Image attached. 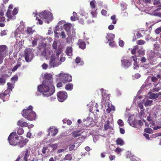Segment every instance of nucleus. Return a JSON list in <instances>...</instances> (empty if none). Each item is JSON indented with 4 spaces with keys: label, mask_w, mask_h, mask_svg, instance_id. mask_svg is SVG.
Listing matches in <instances>:
<instances>
[{
    "label": "nucleus",
    "mask_w": 161,
    "mask_h": 161,
    "mask_svg": "<svg viewBox=\"0 0 161 161\" xmlns=\"http://www.w3.org/2000/svg\"><path fill=\"white\" fill-rule=\"evenodd\" d=\"M23 45V43L22 41H19L17 44V46L19 47H21Z\"/></svg>",
    "instance_id": "nucleus-60"
},
{
    "label": "nucleus",
    "mask_w": 161,
    "mask_h": 161,
    "mask_svg": "<svg viewBox=\"0 0 161 161\" xmlns=\"http://www.w3.org/2000/svg\"><path fill=\"white\" fill-rule=\"evenodd\" d=\"M24 130L22 128H19L17 130V133L18 135H20L23 134L24 133Z\"/></svg>",
    "instance_id": "nucleus-40"
},
{
    "label": "nucleus",
    "mask_w": 161,
    "mask_h": 161,
    "mask_svg": "<svg viewBox=\"0 0 161 161\" xmlns=\"http://www.w3.org/2000/svg\"><path fill=\"white\" fill-rule=\"evenodd\" d=\"M116 15H113L111 17V19L112 20V23L113 24H115L117 22V20L116 19Z\"/></svg>",
    "instance_id": "nucleus-44"
},
{
    "label": "nucleus",
    "mask_w": 161,
    "mask_h": 161,
    "mask_svg": "<svg viewBox=\"0 0 161 161\" xmlns=\"http://www.w3.org/2000/svg\"><path fill=\"white\" fill-rule=\"evenodd\" d=\"M151 80L152 81L155 82H157L158 80V78H157V77L155 76H153L151 78Z\"/></svg>",
    "instance_id": "nucleus-51"
},
{
    "label": "nucleus",
    "mask_w": 161,
    "mask_h": 161,
    "mask_svg": "<svg viewBox=\"0 0 161 161\" xmlns=\"http://www.w3.org/2000/svg\"><path fill=\"white\" fill-rule=\"evenodd\" d=\"M5 20V18L4 17L0 16V27H4L5 26V24L4 22Z\"/></svg>",
    "instance_id": "nucleus-23"
},
{
    "label": "nucleus",
    "mask_w": 161,
    "mask_h": 161,
    "mask_svg": "<svg viewBox=\"0 0 161 161\" xmlns=\"http://www.w3.org/2000/svg\"><path fill=\"white\" fill-rule=\"evenodd\" d=\"M95 124V122L94 121L91 119V120H89L87 121V123H86V125L89 126H92Z\"/></svg>",
    "instance_id": "nucleus-38"
},
{
    "label": "nucleus",
    "mask_w": 161,
    "mask_h": 161,
    "mask_svg": "<svg viewBox=\"0 0 161 161\" xmlns=\"http://www.w3.org/2000/svg\"><path fill=\"white\" fill-rule=\"evenodd\" d=\"M48 146L52 148V150L54 151L57 149L58 147V145L57 143L54 144H48Z\"/></svg>",
    "instance_id": "nucleus-28"
},
{
    "label": "nucleus",
    "mask_w": 161,
    "mask_h": 161,
    "mask_svg": "<svg viewBox=\"0 0 161 161\" xmlns=\"http://www.w3.org/2000/svg\"><path fill=\"white\" fill-rule=\"evenodd\" d=\"M4 56L1 53H0V64L2 63L3 61Z\"/></svg>",
    "instance_id": "nucleus-52"
},
{
    "label": "nucleus",
    "mask_w": 161,
    "mask_h": 161,
    "mask_svg": "<svg viewBox=\"0 0 161 161\" xmlns=\"http://www.w3.org/2000/svg\"><path fill=\"white\" fill-rule=\"evenodd\" d=\"M55 56L52 54L50 58V60L49 62V65L51 67H54L57 66L55 62Z\"/></svg>",
    "instance_id": "nucleus-15"
},
{
    "label": "nucleus",
    "mask_w": 161,
    "mask_h": 161,
    "mask_svg": "<svg viewBox=\"0 0 161 161\" xmlns=\"http://www.w3.org/2000/svg\"><path fill=\"white\" fill-rule=\"evenodd\" d=\"M22 154L24 155L23 159L24 161H28V158L30 155V150L28 148L26 149L25 151L22 152Z\"/></svg>",
    "instance_id": "nucleus-16"
},
{
    "label": "nucleus",
    "mask_w": 161,
    "mask_h": 161,
    "mask_svg": "<svg viewBox=\"0 0 161 161\" xmlns=\"http://www.w3.org/2000/svg\"><path fill=\"white\" fill-rule=\"evenodd\" d=\"M44 76L45 80L43 81L42 84L38 86L37 89L44 97H48L54 93L55 88L53 84V80L52 75L46 73Z\"/></svg>",
    "instance_id": "nucleus-1"
},
{
    "label": "nucleus",
    "mask_w": 161,
    "mask_h": 161,
    "mask_svg": "<svg viewBox=\"0 0 161 161\" xmlns=\"http://www.w3.org/2000/svg\"><path fill=\"white\" fill-rule=\"evenodd\" d=\"M153 101L149 99H147L144 105L145 106L147 107L149 106H150L152 105V103L153 102Z\"/></svg>",
    "instance_id": "nucleus-31"
},
{
    "label": "nucleus",
    "mask_w": 161,
    "mask_h": 161,
    "mask_svg": "<svg viewBox=\"0 0 161 161\" xmlns=\"http://www.w3.org/2000/svg\"><path fill=\"white\" fill-rule=\"evenodd\" d=\"M158 97V94L151 93L149 97L151 99H155Z\"/></svg>",
    "instance_id": "nucleus-32"
},
{
    "label": "nucleus",
    "mask_w": 161,
    "mask_h": 161,
    "mask_svg": "<svg viewBox=\"0 0 161 161\" xmlns=\"http://www.w3.org/2000/svg\"><path fill=\"white\" fill-rule=\"evenodd\" d=\"M21 114L23 116L29 120H33L36 119V114L32 111V107L31 106H30L28 108L23 110Z\"/></svg>",
    "instance_id": "nucleus-3"
},
{
    "label": "nucleus",
    "mask_w": 161,
    "mask_h": 161,
    "mask_svg": "<svg viewBox=\"0 0 161 161\" xmlns=\"http://www.w3.org/2000/svg\"><path fill=\"white\" fill-rule=\"evenodd\" d=\"M81 58L79 57H77L75 59V62L78 64L80 62Z\"/></svg>",
    "instance_id": "nucleus-54"
},
{
    "label": "nucleus",
    "mask_w": 161,
    "mask_h": 161,
    "mask_svg": "<svg viewBox=\"0 0 161 161\" xmlns=\"http://www.w3.org/2000/svg\"><path fill=\"white\" fill-rule=\"evenodd\" d=\"M140 92L139 91L134 99V102L138 107L141 109V95Z\"/></svg>",
    "instance_id": "nucleus-11"
},
{
    "label": "nucleus",
    "mask_w": 161,
    "mask_h": 161,
    "mask_svg": "<svg viewBox=\"0 0 161 161\" xmlns=\"http://www.w3.org/2000/svg\"><path fill=\"white\" fill-rule=\"evenodd\" d=\"M71 25L70 24H66L64 25V27L66 31H69L70 29Z\"/></svg>",
    "instance_id": "nucleus-26"
},
{
    "label": "nucleus",
    "mask_w": 161,
    "mask_h": 161,
    "mask_svg": "<svg viewBox=\"0 0 161 161\" xmlns=\"http://www.w3.org/2000/svg\"><path fill=\"white\" fill-rule=\"evenodd\" d=\"M118 123L121 126H123L124 125V122L121 119H119L118 121Z\"/></svg>",
    "instance_id": "nucleus-46"
},
{
    "label": "nucleus",
    "mask_w": 161,
    "mask_h": 161,
    "mask_svg": "<svg viewBox=\"0 0 161 161\" xmlns=\"http://www.w3.org/2000/svg\"><path fill=\"white\" fill-rule=\"evenodd\" d=\"M114 37V34L111 33H109L107 34L106 37L108 40V42H109L110 41H113Z\"/></svg>",
    "instance_id": "nucleus-19"
},
{
    "label": "nucleus",
    "mask_w": 161,
    "mask_h": 161,
    "mask_svg": "<svg viewBox=\"0 0 161 161\" xmlns=\"http://www.w3.org/2000/svg\"><path fill=\"white\" fill-rule=\"evenodd\" d=\"M72 158V155L70 154H68L66 155L65 157L63 159H64V160H70Z\"/></svg>",
    "instance_id": "nucleus-37"
},
{
    "label": "nucleus",
    "mask_w": 161,
    "mask_h": 161,
    "mask_svg": "<svg viewBox=\"0 0 161 161\" xmlns=\"http://www.w3.org/2000/svg\"><path fill=\"white\" fill-rule=\"evenodd\" d=\"M116 143L118 145L122 146L124 144V141L120 138H118L116 140Z\"/></svg>",
    "instance_id": "nucleus-25"
},
{
    "label": "nucleus",
    "mask_w": 161,
    "mask_h": 161,
    "mask_svg": "<svg viewBox=\"0 0 161 161\" xmlns=\"http://www.w3.org/2000/svg\"><path fill=\"white\" fill-rule=\"evenodd\" d=\"M143 135L148 140L150 139V138L149 137V135L148 134L144 133L143 134Z\"/></svg>",
    "instance_id": "nucleus-61"
},
{
    "label": "nucleus",
    "mask_w": 161,
    "mask_h": 161,
    "mask_svg": "<svg viewBox=\"0 0 161 161\" xmlns=\"http://www.w3.org/2000/svg\"><path fill=\"white\" fill-rule=\"evenodd\" d=\"M119 44L120 46L123 47L124 46V42L123 40H120L119 41Z\"/></svg>",
    "instance_id": "nucleus-50"
},
{
    "label": "nucleus",
    "mask_w": 161,
    "mask_h": 161,
    "mask_svg": "<svg viewBox=\"0 0 161 161\" xmlns=\"http://www.w3.org/2000/svg\"><path fill=\"white\" fill-rule=\"evenodd\" d=\"M26 31L28 34H31L33 33L35 31L32 30V27H28Z\"/></svg>",
    "instance_id": "nucleus-33"
},
{
    "label": "nucleus",
    "mask_w": 161,
    "mask_h": 161,
    "mask_svg": "<svg viewBox=\"0 0 161 161\" xmlns=\"http://www.w3.org/2000/svg\"><path fill=\"white\" fill-rule=\"evenodd\" d=\"M17 125L21 127H27L28 126V124L27 122H24L22 119H21L18 121Z\"/></svg>",
    "instance_id": "nucleus-17"
},
{
    "label": "nucleus",
    "mask_w": 161,
    "mask_h": 161,
    "mask_svg": "<svg viewBox=\"0 0 161 161\" xmlns=\"http://www.w3.org/2000/svg\"><path fill=\"white\" fill-rule=\"evenodd\" d=\"M58 132L57 129L55 128L54 126H50L49 128L48 132L49 136L51 135L52 136H55Z\"/></svg>",
    "instance_id": "nucleus-13"
},
{
    "label": "nucleus",
    "mask_w": 161,
    "mask_h": 161,
    "mask_svg": "<svg viewBox=\"0 0 161 161\" xmlns=\"http://www.w3.org/2000/svg\"><path fill=\"white\" fill-rule=\"evenodd\" d=\"M61 36L62 38H64L65 37L66 35L64 31H63L61 32Z\"/></svg>",
    "instance_id": "nucleus-63"
},
{
    "label": "nucleus",
    "mask_w": 161,
    "mask_h": 161,
    "mask_svg": "<svg viewBox=\"0 0 161 161\" xmlns=\"http://www.w3.org/2000/svg\"><path fill=\"white\" fill-rule=\"evenodd\" d=\"M73 85L72 84H67L65 86V89L71 91L73 88Z\"/></svg>",
    "instance_id": "nucleus-27"
},
{
    "label": "nucleus",
    "mask_w": 161,
    "mask_h": 161,
    "mask_svg": "<svg viewBox=\"0 0 161 161\" xmlns=\"http://www.w3.org/2000/svg\"><path fill=\"white\" fill-rule=\"evenodd\" d=\"M78 44L79 47L82 49H84L86 47V43L82 40H79L78 42Z\"/></svg>",
    "instance_id": "nucleus-18"
},
{
    "label": "nucleus",
    "mask_w": 161,
    "mask_h": 161,
    "mask_svg": "<svg viewBox=\"0 0 161 161\" xmlns=\"http://www.w3.org/2000/svg\"><path fill=\"white\" fill-rule=\"evenodd\" d=\"M61 53V50L60 49H58L57 53H56V56L57 57H58L59 54Z\"/></svg>",
    "instance_id": "nucleus-59"
},
{
    "label": "nucleus",
    "mask_w": 161,
    "mask_h": 161,
    "mask_svg": "<svg viewBox=\"0 0 161 161\" xmlns=\"http://www.w3.org/2000/svg\"><path fill=\"white\" fill-rule=\"evenodd\" d=\"M57 76L59 77L60 80L64 83L70 82L72 80V77L69 74L60 73Z\"/></svg>",
    "instance_id": "nucleus-6"
},
{
    "label": "nucleus",
    "mask_w": 161,
    "mask_h": 161,
    "mask_svg": "<svg viewBox=\"0 0 161 161\" xmlns=\"http://www.w3.org/2000/svg\"><path fill=\"white\" fill-rule=\"evenodd\" d=\"M18 13V9L16 8H14L12 12L8 9L6 13V16L8 18V20L14 19L16 18L15 15Z\"/></svg>",
    "instance_id": "nucleus-8"
},
{
    "label": "nucleus",
    "mask_w": 161,
    "mask_h": 161,
    "mask_svg": "<svg viewBox=\"0 0 161 161\" xmlns=\"http://www.w3.org/2000/svg\"><path fill=\"white\" fill-rule=\"evenodd\" d=\"M24 56L25 61L27 62H30L33 58L34 54L31 50L27 49L25 50Z\"/></svg>",
    "instance_id": "nucleus-7"
},
{
    "label": "nucleus",
    "mask_w": 161,
    "mask_h": 161,
    "mask_svg": "<svg viewBox=\"0 0 161 161\" xmlns=\"http://www.w3.org/2000/svg\"><path fill=\"white\" fill-rule=\"evenodd\" d=\"M161 31V27H160L157 29L155 30V33L157 34H159Z\"/></svg>",
    "instance_id": "nucleus-56"
},
{
    "label": "nucleus",
    "mask_w": 161,
    "mask_h": 161,
    "mask_svg": "<svg viewBox=\"0 0 161 161\" xmlns=\"http://www.w3.org/2000/svg\"><path fill=\"white\" fill-rule=\"evenodd\" d=\"M80 132V131L79 130L74 131L71 133V135L73 137H76L81 135V134Z\"/></svg>",
    "instance_id": "nucleus-24"
},
{
    "label": "nucleus",
    "mask_w": 161,
    "mask_h": 161,
    "mask_svg": "<svg viewBox=\"0 0 161 161\" xmlns=\"http://www.w3.org/2000/svg\"><path fill=\"white\" fill-rule=\"evenodd\" d=\"M9 93L8 91H5L3 93L0 94V98L3 100V102L8 100L10 96Z\"/></svg>",
    "instance_id": "nucleus-12"
},
{
    "label": "nucleus",
    "mask_w": 161,
    "mask_h": 161,
    "mask_svg": "<svg viewBox=\"0 0 161 161\" xmlns=\"http://www.w3.org/2000/svg\"><path fill=\"white\" fill-rule=\"evenodd\" d=\"M19 139V136L15 132L11 133L9 135L8 140L9 144L13 146H15Z\"/></svg>",
    "instance_id": "nucleus-5"
},
{
    "label": "nucleus",
    "mask_w": 161,
    "mask_h": 161,
    "mask_svg": "<svg viewBox=\"0 0 161 161\" xmlns=\"http://www.w3.org/2000/svg\"><path fill=\"white\" fill-rule=\"evenodd\" d=\"M66 53L68 56H71L72 55V48L70 47H67L66 50Z\"/></svg>",
    "instance_id": "nucleus-21"
},
{
    "label": "nucleus",
    "mask_w": 161,
    "mask_h": 161,
    "mask_svg": "<svg viewBox=\"0 0 161 161\" xmlns=\"http://www.w3.org/2000/svg\"><path fill=\"white\" fill-rule=\"evenodd\" d=\"M109 45L112 47H114L115 45V42L114 41H113L112 42L111 41H110L109 42Z\"/></svg>",
    "instance_id": "nucleus-47"
},
{
    "label": "nucleus",
    "mask_w": 161,
    "mask_h": 161,
    "mask_svg": "<svg viewBox=\"0 0 161 161\" xmlns=\"http://www.w3.org/2000/svg\"><path fill=\"white\" fill-rule=\"evenodd\" d=\"M21 65V63H19V64H17L12 69V71L13 72H15L17 70V69L19 67H20Z\"/></svg>",
    "instance_id": "nucleus-39"
},
{
    "label": "nucleus",
    "mask_w": 161,
    "mask_h": 161,
    "mask_svg": "<svg viewBox=\"0 0 161 161\" xmlns=\"http://www.w3.org/2000/svg\"><path fill=\"white\" fill-rule=\"evenodd\" d=\"M5 76L3 75L0 78V85H3L5 83Z\"/></svg>",
    "instance_id": "nucleus-36"
},
{
    "label": "nucleus",
    "mask_w": 161,
    "mask_h": 161,
    "mask_svg": "<svg viewBox=\"0 0 161 161\" xmlns=\"http://www.w3.org/2000/svg\"><path fill=\"white\" fill-rule=\"evenodd\" d=\"M122 151V149L119 147H117L115 150L114 151L118 154L119 153H120V152Z\"/></svg>",
    "instance_id": "nucleus-53"
},
{
    "label": "nucleus",
    "mask_w": 161,
    "mask_h": 161,
    "mask_svg": "<svg viewBox=\"0 0 161 161\" xmlns=\"http://www.w3.org/2000/svg\"><path fill=\"white\" fill-rule=\"evenodd\" d=\"M101 13L102 15H105L107 14V12L106 10L103 9L102 10Z\"/></svg>",
    "instance_id": "nucleus-62"
},
{
    "label": "nucleus",
    "mask_w": 161,
    "mask_h": 161,
    "mask_svg": "<svg viewBox=\"0 0 161 161\" xmlns=\"http://www.w3.org/2000/svg\"><path fill=\"white\" fill-rule=\"evenodd\" d=\"M57 46V42L56 41H54L52 45L53 48L56 49Z\"/></svg>",
    "instance_id": "nucleus-49"
},
{
    "label": "nucleus",
    "mask_w": 161,
    "mask_h": 161,
    "mask_svg": "<svg viewBox=\"0 0 161 161\" xmlns=\"http://www.w3.org/2000/svg\"><path fill=\"white\" fill-rule=\"evenodd\" d=\"M7 85L8 86V89L5 91H8L9 92V93H10V92L12 91L13 88V85L10 83L8 82Z\"/></svg>",
    "instance_id": "nucleus-34"
},
{
    "label": "nucleus",
    "mask_w": 161,
    "mask_h": 161,
    "mask_svg": "<svg viewBox=\"0 0 161 161\" xmlns=\"http://www.w3.org/2000/svg\"><path fill=\"white\" fill-rule=\"evenodd\" d=\"M138 47L137 45L134 46V47L131 51V53L133 54H135L136 53V49H138Z\"/></svg>",
    "instance_id": "nucleus-42"
},
{
    "label": "nucleus",
    "mask_w": 161,
    "mask_h": 161,
    "mask_svg": "<svg viewBox=\"0 0 161 161\" xmlns=\"http://www.w3.org/2000/svg\"><path fill=\"white\" fill-rule=\"evenodd\" d=\"M41 55L46 58H47V57H49L50 55V54L49 53H47L46 49L44 46L43 48V50L41 53Z\"/></svg>",
    "instance_id": "nucleus-20"
},
{
    "label": "nucleus",
    "mask_w": 161,
    "mask_h": 161,
    "mask_svg": "<svg viewBox=\"0 0 161 161\" xmlns=\"http://www.w3.org/2000/svg\"><path fill=\"white\" fill-rule=\"evenodd\" d=\"M7 49V47L5 45L0 46V52L3 53L6 51Z\"/></svg>",
    "instance_id": "nucleus-30"
},
{
    "label": "nucleus",
    "mask_w": 161,
    "mask_h": 161,
    "mask_svg": "<svg viewBox=\"0 0 161 161\" xmlns=\"http://www.w3.org/2000/svg\"><path fill=\"white\" fill-rule=\"evenodd\" d=\"M137 58L136 57L132 56L129 59L127 58L123 57L121 59V66L125 68H128L131 66L132 64V60L134 61V69H137V68H139L140 64H138V62H137Z\"/></svg>",
    "instance_id": "nucleus-2"
},
{
    "label": "nucleus",
    "mask_w": 161,
    "mask_h": 161,
    "mask_svg": "<svg viewBox=\"0 0 161 161\" xmlns=\"http://www.w3.org/2000/svg\"><path fill=\"white\" fill-rule=\"evenodd\" d=\"M75 147V145H71L69 146V151L73 150Z\"/></svg>",
    "instance_id": "nucleus-55"
},
{
    "label": "nucleus",
    "mask_w": 161,
    "mask_h": 161,
    "mask_svg": "<svg viewBox=\"0 0 161 161\" xmlns=\"http://www.w3.org/2000/svg\"><path fill=\"white\" fill-rule=\"evenodd\" d=\"M90 4L92 8L93 9L95 8L96 5V1L95 0L92 1L90 3Z\"/></svg>",
    "instance_id": "nucleus-35"
},
{
    "label": "nucleus",
    "mask_w": 161,
    "mask_h": 161,
    "mask_svg": "<svg viewBox=\"0 0 161 161\" xmlns=\"http://www.w3.org/2000/svg\"><path fill=\"white\" fill-rule=\"evenodd\" d=\"M39 16L41 18L47 19L51 21L53 19V16L52 13L49 12L44 11L39 14Z\"/></svg>",
    "instance_id": "nucleus-9"
},
{
    "label": "nucleus",
    "mask_w": 161,
    "mask_h": 161,
    "mask_svg": "<svg viewBox=\"0 0 161 161\" xmlns=\"http://www.w3.org/2000/svg\"><path fill=\"white\" fill-rule=\"evenodd\" d=\"M8 31V30H5L1 31V32L0 33L1 36H3L7 35Z\"/></svg>",
    "instance_id": "nucleus-43"
},
{
    "label": "nucleus",
    "mask_w": 161,
    "mask_h": 161,
    "mask_svg": "<svg viewBox=\"0 0 161 161\" xmlns=\"http://www.w3.org/2000/svg\"><path fill=\"white\" fill-rule=\"evenodd\" d=\"M48 149V147H44L42 149V153L45 154L46 153V151Z\"/></svg>",
    "instance_id": "nucleus-48"
},
{
    "label": "nucleus",
    "mask_w": 161,
    "mask_h": 161,
    "mask_svg": "<svg viewBox=\"0 0 161 161\" xmlns=\"http://www.w3.org/2000/svg\"><path fill=\"white\" fill-rule=\"evenodd\" d=\"M42 68L44 69H46L48 67V65L45 64L44 63L42 65Z\"/></svg>",
    "instance_id": "nucleus-57"
},
{
    "label": "nucleus",
    "mask_w": 161,
    "mask_h": 161,
    "mask_svg": "<svg viewBox=\"0 0 161 161\" xmlns=\"http://www.w3.org/2000/svg\"><path fill=\"white\" fill-rule=\"evenodd\" d=\"M57 96L58 100L60 102H63L66 99L67 94L64 91H61L57 93Z\"/></svg>",
    "instance_id": "nucleus-10"
},
{
    "label": "nucleus",
    "mask_w": 161,
    "mask_h": 161,
    "mask_svg": "<svg viewBox=\"0 0 161 161\" xmlns=\"http://www.w3.org/2000/svg\"><path fill=\"white\" fill-rule=\"evenodd\" d=\"M161 89V87H160L158 86L157 87L156 86L154 87L153 89V92H158Z\"/></svg>",
    "instance_id": "nucleus-45"
},
{
    "label": "nucleus",
    "mask_w": 161,
    "mask_h": 161,
    "mask_svg": "<svg viewBox=\"0 0 161 161\" xmlns=\"http://www.w3.org/2000/svg\"><path fill=\"white\" fill-rule=\"evenodd\" d=\"M32 46L34 47L37 44V40L34 39L32 42Z\"/></svg>",
    "instance_id": "nucleus-58"
},
{
    "label": "nucleus",
    "mask_w": 161,
    "mask_h": 161,
    "mask_svg": "<svg viewBox=\"0 0 161 161\" xmlns=\"http://www.w3.org/2000/svg\"><path fill=\"white\" fill-rule=\"evenodd\" d=\"M144 132L149 134H151L153 133V130L150 128H147L145 129Z\"/></svg>",
    "instance_id": "nucleus-41"
},
{
    "label": "nucleus",
    "mask_w": 161,
    "mask_h": 161,
    "mask_svg": "<svg viewBox=\"0 0 161 161\" xmlns=\"http://www.w3.org/2000/svg\"><path fill=\"white\" fill-rule=\"evenodd\" d=\"M29 141V140L27 139L20 140L17 142L16 146H19L20 148H22L26 145Z\"/></svg>",
    "instance_id": "nucleus-14"
},
{
    "label": "nucleus",
    "mask_w": 161,
    "mask_h": 161,
    "mask_svg": "<svg viewBox=\"0 0 161 161\" xmlns=\"http://www.w3.org/2000/svg\"><path fill=\"white\" fill-rule=\"evenodd\" d=\"M77 13L75 12L73 13V16H71L70 18V19L71 21H75L77 18Z\"/></svg>",
    "instance_id": "nucleus-29"
},
{
    "label": "nucleus",
    "mask_w": 161,
    "mask_h": 161,
    "mask_svg": "<svg viewBox=\"0 0 161 161\" xmlns=\"http://www.w3.org/2000/svg\"><path fill=\"white\" fill-rule=\"evenodd\" d=\"M134 36V38L133 39V41H135L137 39L140 38L141 36V34L139 32L137 31H135Z\"/></svg>",
    "instance_id": "nucleus-22"
},
{
    "label": "nucleus",
    "mask_w": 161,
    "mask_h": 161,
    "mask_svg": "<svg viewBox=\"0 0 161 161\" xmlns=\"http://www.w3.org/2000/svg\"><path fill=\"white\" fill-rule=\"evenodd\" d=\"M128 121L130 125L138 128L139 130L141 128V120H137L134 116H130L128 118Z\"/></svg>",
    "instance_id": "nucleus-4"
},
{
    "label": "nucleus",
    "mask_w": 161,
    "mask_h": 161,
    "mask_svg": "<svg viewBox=\"0 0 161 161\" xmlns=\"http://www.w3.org/2000/svg\"><path fill=\"white\" fill-rule=\"evenodd\" d=\"M114 28V25H109L108 27V29L109 30H112Z\"/></svg>",
    "instance_id": "nucleus-64"
}]
</instances>
